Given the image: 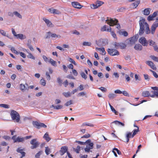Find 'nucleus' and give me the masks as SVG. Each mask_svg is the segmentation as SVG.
Instances as JSON below:
<instances>
[{
	"label": "nucleus",
	"instance_id": "2f4dec72",
	"mask_svg": "<svg viewBox=\"0 0 158 158\" xmlns=\"http://www.w3.org/2000/svg\"><path fill=\"white\" fill-rule=\"evenodd\" d=\"M119 33L120 35H123L124 36H127L128 35L127 32L125 31H120L119 32Z\"/></svg>",
	"mask_w": 158,
	"mask_h": 158
},
{
	"label": "nucleus",
	"instance_id": "ea45409f",
	"mask_svg": "<svg viewBox=\"0 0 158 158\" xmlns=\"http://www.w3.org/2000/svg\"><path fill=\"white\" fill-rule=\"evenodd\" d=\"M126 47V45L123 43H120V47L121 48L123 49Z\"/></svg>",
	"mask_w": 158,
	"mask_h": 158
},
{
	"label": "nucleus",
	"instance_id": "09e8293b",
	"mask_svg": "<svg viewBox=\"0 0 158 158\" xmlns=\"http://www.w3.org/2000/svg\"><path fill=\"white\" fill-rule=\"evenodd\" d=\"M14 14L16 16H17L19 18H22V16L20 15V14L17 11H15L14 12Z\"/></svg>",
	"mask_w": 158,
	"mask_h": 158
},
{
	"label": "nucleus",
	"instance_id": "aec40b11",
	"mask_svg": "<svg viewBox=\"0 0 158 158\" xmlns=\"http://www.w3.org/2000/svg\"><path fill=\"white\" fill-rule=\"evenodd\" d=\"M43 138L45 139L47 142L49 141L51 139V138L49 137L48 134L47 132L43 136Z\"/></svg>",
	"mask_w": 158,
	"mask_h": 158
},
{
	"label": "nucleus",
	"instance_id": "4c0bfd02",
	"mask_svg": "<svg viewBox=\"0 0 158 158\" xmlns=\"http://www.w3.org/2000/svg\"><path fill=\"white\" fill-rule=\"evenodd\" d=\"M112 44L114 46V48L116 49L120 47V43L114 42Z\"/></svg>",
	"mask_w": 158,
	"mask_h": 158
},
{
	"label": "nucleus",
	"instance_id": "bf43d9fd",
	"mask_svg": "<svg viewBox=\"0 0 158 158\" xmlns=\"http://www.w3.org/2000/svg\"><path fill=\"white\" fill-rule=\"evenodd\" d=\"M81 150V148L79 146H77V148L75 149V151L76 153H79L80 151Z\"/></svg>",
	"mask_w": 158,
	"mask_h": 158
},
{
	"label": "nucleus",
	"instance_id": "4468645a",
	"mask_svg": "<svg viewBox=\"0 0 158 158\" xmlns=\"http://www.w3.org/2000/svg\"><path fill=\"white\" fill-rule=\"evenodd\" d=\"M43 19L47 24V26L50 27H52L53 26V25L48 19L45 18H44Z\"/></svg>",
	"mask_w": 158,
	"mask_h": 158
},
{
	"label": "nucleus",
	"instance_id": "9d476101",
	"mask_svg": "<svg viewBox=\"0 0 158 158\" xmlns=\"http://www.w3.org/2000/svg\"><path fill=\"white\" fill-rule=\"evenodd\" d=\"M139 42L143 46H147L148 45V42L145 38L143 37L139 39Z\"/></svg>",
	"mask_w": 158,
	"mask_h": 158
},
{
	"label": "nucleus",
	"instance_id": "412c9836",
	"mask_svg": "<svg viewBox=\"0 0 158 158\" xmlns=\"http://www.w3.org/2000/svg\"><path fill=\"white\" fill-rule=\"evenodd\" d=\"M16 37L17 38H19L21 40L24 39L26 38V36L25 35L21 34H17Z\"/></svg>",
	"mask_w": 158,
	"mask_h": 158
},
{
	"label": "nucleus",
	"instance_id": "ddd939ff",
	"mask_svg": "<svg viewBox=\"0 0 158 158\" xmlns=\"http://www.w3.org/2000/svg\"><path fill=\"white\" fill-rule=\"evenodd\" d=\"M24 150V148L21 149V148H19L16 150V151L22 154V156L20 157V158H22L25 156L26 153L25 152L23 151Z\"/></svg>",
	"mask_w": 158,
	"mask_h": 158
},
{
	"label": "nucleus",
	"instance_id": "39448f33",
	"mask_svg": "<svg viewBox=\"0 0 158 158\" xmlns=\"http://www.w3.org/2000/svg\"><path fill=\"white\" fill-rule=\"evenodd\" d=\"M158 26V18L156 19V21L152 25L151 28V33L152 34H154L155 31Z\"/></svg>",
	"mask_w": 158,
	"mask_h": 158
},
{
	"label": "nucleus",
	"instance_id": "f3484780",
	"mask_svg": "<svg viewBox=\"0 0 158 158\" xmlns=\"http://www.w3.org/2000/svg\"><path fill=\"white\" fill-rule=\"evenodd\" d=\"M151 9L150 8H147L145 9L143 11V14L145 15H149Z\"/></svg>",
	"mask_w": 158,
	"mask_h": 158
},
{
	"label": "nucleus",
	"instance_id": "69168bd1",
	"mask_svg": "<svg viewBox=\"0 0 158 158\" xmlns=\"http://www.w3.org/2000/svg\"><path fill=\"white\" fill-rule=\"evenodd\" d=\"M124 96L129 97V95L127 92L126 91H124L122 92V93Z\"/></svg>",
	"mask_w": 158,
	"mask_h": 158
},
{
	"label": "nucleus",
	"instance_id": "052dcab7",
	"mask_svg": "<svg viewBox=\"0 0 158 158\" xmlns=\"http://www.w3.org/2000/svg\"><path fill=\"white\" fill-rule=\"evenodd\" d=\"M110 108L111 110L113 111V112H114L115 114H118V112L116 111L114 108L112 106H110Z\"/></svg>",
	"mask_w": 158,
	"mask_h": 158
},
{
	"label": "nucleus",
	"instance_id": "1a4fd4ad",
	"mask_svg": "<svg viewBox=\"0 0 158 158\" xmlns=\"http://www.w3.org/2000/svg\"><path fill=\"white\" fill-rule=\"evenodd\" d=\"M104 3L103 2L100 1H97L96 4H92L91 5V7L93 9H96L101 6Z\"/></svg>",
	"mask_w": 158,
	"mask_h": 158
},
{
	"label": "nucleus",
	"instance_id": "5701e85b",
	"mask_svg": "<svg viewBox=\"0 0 158 158\" xmlns=\"http://www.w3.org/2000/svg\"><path fill=\"white\" fill-rule=\"evenodd\" d=\"M149 43H150V45L153 46L154 48V49L156 51L157 50V47L156 46V45L155 44V43L152 40H150L149 41Z\"/></svg>",
	"mask_w": 158,
	"mask_h": 158
},
{
	"label": "nucleus",
	"instance_id": "6e6d98bb",
	"mask_svg": "<svg viewBox=\"0 0 158 158\" xmlns=\"http://www.w3.org/2000/svg\"><path fill=\"white\" fill-rule=\"evenodd\" d=\"M91 44L90 42H83V45L84 46H90Z\"/></svg>",
	"mask_w": 158,
	"mask_h": 158
},
{
	"label": "nucleus",
	"instance_id": "864d4df0",
	"mask_svg": "<svg viewBox=\"0 0 158 158\" xmlns=\"http://www.w3.org/2000/svg\"><path fill=\"white\" fill-rule=\"evenodd\" d=\"M81 77L84 78L85 80H86L87 78V76L84 72H81Z\"/></svg>",
	"mask_w": 158,
	"mask_h": 158
},
{
	"label": "nucleus",
	"instance_id": "c756f323",
	"mask_svg": "<svg viewBox=\"0 0 158 158\" xmlns=\"http://www.w3.org/2000/svg\"><path fill=\"white\" fill-rule=\"evenodd\" d=\"M49 62H50L51 64L54 66H56V61L52 59H50L49 61Z\"/></svg>",
	"mask_w": 158,
	"mask_h": 158
},
{
	"label": "nucleus",
	"instance_id": "f03ea898",
	"mask_svg": "<svg viewBox=\"0 0 158 158\" xmlns=\"http://www.w3.org/2000/svg\"><path fill=\"white\" fill-rule=\"evenodd\" d=\"M11 118L13 121L16 123H19L20 121V116L19 114L16 111L12 110L10 113Z\"/></svg>",
	"mask_w": 158,
	"mask_h": 158
},
{
	"label": "nucleus",
	"instance_id": "a18cd8bd",
	"mask_svg": "<svg viewBox=\"0 0 158 158\" xmlns=\"http://www.w3.org/2000/svg\"><path fill=\"white\" fill-rule=\"evenodd\" d=\"M143 76L144 77V79L146 80H147L148 81H149L150 80V78L148 74H144Z\"/></svg>",
	"mask_w": 158,
	"mask_h": 158
},
{
	"label": "nucleus",
	"instance_id": "a878e982",
	"mask_svg": "<svg viewBox=\"0 0 158 158\" xmlns=\"http://www.w3.org/2000/svg\"><path fill=\"white\" fill-rule=\"evenodd\" d=\"M89 126L90 127H94V125L93 124L87 123H83L81 126V127H84L85 126Z\"/></svg>",
	"mask_w": 158,
	"mask_h": 158
},
{
	"label": "nucleus",
	"instance_id": "4d7b16f0",
	"mask_svg": "<svg viewBox=\"0 0 158 158\" xmlns=\"http://www.w3.org/2000/svg\"><path fill=\"white\" fill-rule=\"evenodd\" d=\"M51 34H52V33L50 31L47 32V36L45 38V39L49 38L51 37Z\"/></svg>",
	"mask_w": 158,
	"mask_h": 158
},
{
	"label": "nucleus",
	"instance_id": "7c9ffc66",
	"mask_svg": "<svg viewBox=\"0 0 158 158\" xmlns=\"http://www.w3.org/2000/svg\"><path fill=\"white\" fill-rule=\"evenodd\" d=\"M116 96V94L113 93H110L108 95V98L110 99L114 98Z\"/></svg>",
	"mask_w": 158,
	"mask_h": 158
},
{
	"label": "nucleus",
	"instance_id": "c85d7f7f",
	"mask_svg": "<svg viewBox=\"0 0 158 158\" xmlns=\"http://www.w3.org/2000/svg\"><path fill=\"white\" fill-rule=\"evenodd\" d=\"M0 33L3 36H6L8 38L9 37L8 36V34H7L6 32L3 30H0Z\"/></svg>",
	"mask_w": 158,
	"mask_h": 158
},
{
	"label": "nucleus",
	"instance_id": "3c124183",
	"mask_svg": "<svg viewBox=\"0 0 158 158\" xmlns=\"http://www.w3.org/2000/svg\"><path fill=\"white\" fill-rule=\"evenodd\" d=\"M94 144L93 143H89L86 146L87 147H88L89 148H91V149H92L94 148Z\"/></svg>",
	"mask_w": 158,
	"mask_h": 158
},
{
	"label": "nucleus",
	"instance_id": "bb28decb",
	"mask_svg": "<svg viewBox=\"0 0 158 158\" xmlns=\"http://www.w3.org/2000/svg\"><path fill=\"white\" fill-rule=\"evenodd\" d=\"M132 136L131 133V132H127L126 135L127 142H128L129 141V138Z\"/></svg>",
	"mask_w": 158,
	"mask_h": 158
},
{
	"label": "nucleus",
	"instance_id": "a211bd4d",
	"mask_svg": "<svg viewBox=\"0 0 158 158\" xmlns=\"http://www.w3.org/2000/svg\"><path fill=\"white\" fill-rule=\"evenodd\" d=\"M26 85L27 86V87L25 85L23 84H20V89L22 91H25L26 90H28L29 87L28 85L27 84Z\"/></svg>",
	"mask_w": 158,
	"mask_h": 158
},
{
	"label": "nucleus",
	"instance_id": "b1692460",
	"mask_svg": "<svg viewBox=\"0 0 158 158\" xmlns=\"http://www.w3.org/2000/svg\"><path fill=\"white\" fill-rule=\"evenodd\" d=\"M96 50H97L98 51H101L102 52V53H101V54L102 55H105L106 54V52L104 48H96Z\"/></svg>",
	"mask_w": 158,
	"mask_h": 158
},
{
	"label": "nucleus",
	"instance_id": "de8ad7c7",
	"mask_svg": "<svg viewBox=\"0 0 158 158\" xmlns=\"http://www.w3.org/2000/svg\"><path fill=\"white\" fill-rule=\"evenodd\" d=\"M150 57L153 60H154L158 62V57L155 56H150Z\"/></svg>",
	"mask_w": 158,
	"mask_h": 158
},
{
	"label": "nucleus",
	"instance_id": "f704fd0d",
	"mask_svg": "<svg viewBox=\"0 0 158 158\" xmlns=\"http://www.w3.org/2000/svg\"><path fill=\"white\" fill-rule=\"evenodd\" d=\"M26 51L28 54V55L27 56V57L28 58L32 59L33 60L35 59V57L33 56L31 53L28 52V51L27 50H26Z\"/></svg>",
	"mask_w": 158,
	"mask_h": 158
},
{
	"label": "nucleus",
	"instance_id": "e433bc0d",
	"mask_svg": "<svg viewBox=\"0 0 158 158\" xmlns=\"http://www.w3.org/2000/svg\"><path fill=\"white\" fill-rule=\"evenodd\" d=\"M63 94L64 95L65 97L67 98L71 96V93L69 92H64L63 93Z\"/></svg>",
	"mask_w": 158,
	"mask_h": 158
},
{
	"label": "nucleus",
	"instance_id": "6e6552de",
	"mask_svg": "<svg viewBox=\"0 0 158 158\" xmlns=\"http://www.w3.org/2000/svg\"><path fill=\"white\" fill-rule=\"evenodd\" d=\"M137 38L136 36H133L127 40V41L128 42V43L130 45V46H131L135 44V42L137 41Z\"/></svg>",
	"mask_w": 158,
	"mask_h": 158
},
{
	"label": "nucleus",
	"instance_id": "7ed1b4c3",
	"mask_svg": "<svg viewBox=\"0 0 158 158\" xmlns=\"http://www.w3.org/2000/svg\"><path fill=\"white\" fill-rule=\"evenodd\" d=\"M106 21L109 22L108 23H107L110 26H113L116 25V28L118 29H119L120 28V26L119 24L117 23L118 20L117 19H115L114 20L110 18L107 17Z\"/></svg>",
	"mask_w": 158,
	"mask_h": 158
},
{
	"label": "nucleus",
	"instance_id": "c9c22d12",
	"mask_svg": "<svg viewBox=\"0 0 158 158\" xmlns=\"http://www.w3.org/2000/svg\"><path fill=\"white\" fill-rule=\"evenodd\" d=\"M45 152L47 155H48L51 152L50 149L48 147H46Z\"/></svg>",
	"mask_w": 158,
	"mask_h": 158
},
{
	"label": "nucleus",
	"instance_id": "49530a36",
	"mask_svg": "<svg viewBox=\"0 0 158 158\" xmlns=\"http://www.w3.org/2000/svg\"><path fill=\"white\" fill-rule=\"evenodd\" d=\"M86 94V93L85 92H80L77 95V96L78 97H80V96H84Z\"/></svg>",
	"mask_w": 158,
	"mask_h": 158
},
{
	"label": "nucleus",
	"instance_id": "cd10ccee",
	"mask_svg": "<svg viewBox=\"0 0 158 158\" xmlns=\"http://www.w3.org/2000/svg\"><path fill=\"white\" fill-rule=\"evenodd\" d=\"M24 141V138H20L19 137H18L16 138V140L15 142H23Z\"/></svg>",
	"mask_w": 158,
	"mask_h": 158
},
{
	"label": "nucleus",
	"instance_id": "5fc2aeb1",
	"mask_svg": "<svg viewBox=\"0 0 158 158\" xmlns=\"http://www.w3.org/2000/svg\"><path fill=\"white\" fill-rule=\"evenodd\" d=\"M57 81L60 86L61 85L62 80L60 77L57 78Z\"/></svg>",
	"mask_w": 158,
	"mask_h": 158
},
{
	"label": "nucleus",
	"instance_id": "20e7f679",
	"mask_svg": "<svg viewBox=\"0 0 158 158\" xmlns=\"http://www.w3.org/2000/svg\"><path fill=\"white\" fill-rule=\"evenodd\" d=\"M107 51L108 53L112 56H118L119 54V52L116 49L108 48Z\"/></svg>",
	"mask_w": 158,
	"mask_h": 158
},
{
	"label": "nucleus",
	"instance_id": "2eb2a0df",
	"mask_svg": "<svg viewBox=\"0 0 158 158\" xmlns=\"http://www.w3.org/2000/svg\"><path fill=\"white\" fill-rule=\"evenodd\" d=\"M72 4L73 6L75 8L80 9L81 7V6L77 2H73L72 3Z\"/></svg>",
	"mask_w": 158,
	"mask_h": 158
},
{
	"label": "nucleus",
	"instance_id": "c03bdc74",
	"mask_svg": "<svg viewBox=\"0 0 158 158\" xmlns=\"http://www.w3.org/2000/svg\"><path fill=\"white\" fill-rule=\"evenodd\" d=\"M0 107H3L5 108H9V106L7 104H0Z\"/></svg>",
	"mask_w": 158,
	"mask_h": 158
},
{
	"label": "nucleus",
	"instance_id": "393cba45",
	"mask_svg": "<svg viewBox=\"0 0 158 158\" xmlns=\"http://www.w3.org/2000/svg\"><path fill=\"white\" fill-rule=\"evenodd\" d=\"M134 48L135 50L140 51L142 49L143 47L141 44H138L135 46Z\"/></svg>",
	"mask_w": 158,
	"mask_h": 158
},
{
	"label": "nucleus",
	"instance_id": "9b49d317",
	"mask_svg": "<svg viewBox=\"0 0 158 158\" xmlns=\"http://www.w3.org/2000/svg\"><path fill=\"white\" fill-rule=\"evenodd\" d=\"M68 148L67 146L62 147L59 151V152L61 156H63L65 153L68 152Z\"/></svg>",
	"mask_w": 158,
	"mask_h": 158
},
{
	"label": "nucleus",
	"instance_id": "f8f14e48",
	"mask_svg": "<svg viewBox=\"0 0 158 158\" xmlns=\"http://www.w3.org/2000/svg\"><path fill=\"white\" fill-rule=\"evenodd\" d=\"M157 13L156 12H154L152 14L150 15L148 17L147 20L149 21L154 20V18L156 16Z\"/></svg>",
	"mask_w": 158,
	"mask_h": 158
},
{
	"label": "nucleus",
	"instance_id": "473e14b6",
	"mask_svg": "<svg viewBox=\"0 0 158 158\" xmlns=\"http://www.w3.org/2000/svg\"><path fill=\"white\" fill-rule=\"evenodd\" d=\"M115 123L116 125H122L123 126L124 125V123L118 121H115L112 123Z\"/></svg>",
	"mask_w": 158,
	"mask_h": 158
},
{
	"label": "nucleus",
	"instance_id": "79ce46f5",
	"mask_svg": "<svg viewBox=\"0 0 158 158\" xmlns=\"http://www.w3.org/2000/svg\"><path fill=\"white\" fill-rule=\"evenodd\" d=\"M51 37L52 38H60V36L59 35H57L55 33H52Z\"/></svg>",
	"mask_w": 158,
	"mask_h": 158
},
{
	"label": "nucleus",
	"instance_id": "0e129e2a",
	"mask_svg": "<svg viewBox=\"0 0 158 158\" xmlns=\"http://www.w3.org/2000/svg\"><path fill=\"white\" fill-rule=\"evenodd\" d=\"M72 72L74 76H76L78 75L77 72L76 70L74 69H73Z\"/></svg>",
	"mask_w": 158,
	"mask_h": 158
},
{
	"label": "nucleus",
	"instance_id": "f257e3e1",
	"mask_svg": "<svg viewBox=\"0 0 158 158\" xmlns=\"http://www.w3.org/2000/svg\"><path fill=\"white\" fill-rule=\"evenodd\" d=\"M140 27V29L139 31V34L141 35L144 33L145 28L149 25L146 22L145 19H144L141 18L139 21Z\"/></svg>",
	"mask_w": 158,
	"mask_h": 158
},
{
	"label": "nucleus",
	"instance_id": "4be33fe9",
	"mask_svg": "<svg viewBox=\"0 0 158 158\" xmlns=\"http://www.w3.org/2000/svg\"><path fill=\"white\" fill-rule=\"evenodd\" d=\"M150 95V94L148 91H144L142 93V96L144 97H148Z\"/></svg>",
	"mask_w": 158,
	"mask_h": 158
},
{
	"label": "nucleus",
	"instance_id": "0eeeda50",
	"mask_svg": "<svg viewBox=\"0 0 158 158\" xmlns=\"http://www.w3.org/2000/svg\"><path fill=\"white\" fill-rule=\"evenodd\" d=\"M32 124L35 127H40L44 128L47 127V125H45L44 124L38 122L37 121H33Z\"/></svg>",
	"mask_w": 158,
	"mask_h": 158
},
{
	"label": "nucleus",
	"instance_id": "dca6fc26",
	"mask_svg": "<svg viewBox=\"0 0 158 158\" xmlns=\"http://www.w3.org/2000/svg\"><path fill=\"white\" fill-rule=\"evenodd\" d=\"M146 64L149 66L153 70H156V67L152 61H146Z\"/></svg>",
	"mask_w": 158,
	"mask_h": 158
},
{
	"label": "nucleus",
	"instance_id": "8fccbe9b",
	"mask_svg": "<svg viewBox=\"0 0 158 158\" xmlns=\"http://www.w3.org/2000/svg\"><path fill=\"white\" fill-rule=\"evenodd\" d=\"M46 78L47 80L49 81L51 79V77L48 72H46Z\"/></svg>",
	"mask_w": 158,
	"mask_h": 158
},
{
	"label": "nucleus",
	"instance_id": "58836bf2",
	"mask_svg": "<svg viewBox=\"0 0 158 158\" xmlns=\"http://www.w3.org/2000/svg\"><path fill=\"white\" fill-rule=\"evenodd\" d=\"M40 84L43 85L44 86H45L46 85V81L45 80H44L43 78H42L41 79L40 81Z\"/></svg>",
	"mask_w": 158,
	"mask_h": 158
},
{
	"label": "nucleus",
	"instance_id": "13d9d810",
	"mask_svg": "<svg viewBox=\"0 0 158 158\" xmlns=\"http://www.w3.org/2000/svg\"><path fill=\"white\" fill-rule=\"evenodd\" d=\"M150 71L153 73V76L155 78H157L158 77V75L155 72L151 69L150 70Z\"/></svg>",
	"mask_w": 158,
	"mask_h": 158
},
{
	"label": "nucleus",
	"instance_id": "680f3d73",
	"mask_svg": "<svg viewBox=\"0 0 158 158\" xmlns=\"http://www.w3.org/2000/svg\"><path fill=\"white\" fill-rule=\"evenodd\" d=\"M63 106L61 105H58L56 106H55V109L56 110H59V109H60L62 108Z\"/></svg>",
	"mask_w": 158,
	"mask_h": 158
},
{
	"label": "nucleus",
	"instance_id": "e2e57ef3",
	"mask_svg": "<svg viewBox=\"0 0 158 158\" xmlns=\"http://www.w3.org/2000/svg\"><path fill=\"white\" fill-rule=\"evenodd\" d=\"M111 35L114 38L117 39V36L116 34L115 33L114 31H111Z\"/></svg>",
	"mask_w": 158,
	"mask_h": 158
},
{
	"label": "nucleus",
	"instance_id": "6ab92c4d",
	"mask_svg": "<svg viewBox=\"0 0 158 158\" xmlns=\"http://www.w3.org/2000/svg\"><path fill=\"white\" fill-rule=\"evenodd\" d=\"M140 1L138 0L132 3L131 6L133 8H135L140 3Z\"/></svg>",
	"mask_w": 158,
	"mask_h": 158
},
{
	"label": "nucleus",
	"instance_id": "338daca9",
	"mask_svg": "<svg viewBox=\"0 0 158 158\" xmlns=\"http://www.w3.org/2000/svg\"><path fill=\"white\" fill-rule=\"evenodd\" d=\"M135 79L136 81L138 80L139 81H140L141 80V78L140 77H139L138 75H137V74H135Z\"/></svg>",
	"mask_w": 158,
	"mask_h": 158
},
{
	"label": "nucleus",
	"instance_id": "774afa93",
	"mask_svg": "<svg viewBox=\"0 0 158 158\" xmlns=\"http://www.w3.org/2000/svg\"><path fill=\"white\" fill-rule=\"evenodd\" d=\"M55 10V9L52 8H51L49 9L48 10V11L50 12L51 13L53 14L54 13V11Z\"/></svg>",
	"mask_w": 158,
	"mask_h": 158
},
{
	"label": "nucleus",
	"instance_id": "423d86ee",
	"mask_svg": "<svg viewBox=\"0 0 158 158\" xmlns=\"http://www.w3.org/2000/svg\"><path fill=\"white\" fill-rule=\"evenodd\" d=\"M30 143L32 145L31 148L32 149H33L37 148L40 144L37 141L36 139H33L30 141Z\"/></svg>",
	"mask_w": 158,
	"mask_h": 158
},
{
	"label": "nucleus",
	"instance_id": "a19ab883",
	"mask_svg": "<svg viewBox=\"0 0 158 158\" xmlns=\"http://www.w3.org/2000/svg\"><path fill=\"white\" fill-rule=\"evenodd\" d=\"M139 129H136L134 130L133 131V132L132 135V138L138 132H139Z\"/></svg>",
	"mask_w": 158,
	"mask_h": 158
},
{
	"label": "nucleus",
	"instance_id": "603ef678",
	"mask_svg": "<svg viewBox=\"0 0 158 158\" xmlns=\"http://www.w3.org/2000/svg\"><path fill=\"white\" fill-rule=\"evenodd\" d=\"M73 104L72 101L70 100L69 101L67 102L65 104V105L66 106H69Z\"/></svg>",
	"mask_w": 158,
	"mask_h": 158
},
{
	"label": "nucleus",
	"instance_id": "37998d69",
	"mask_svg": "<svg viewBox=\"0 0 158 158\" xmlns=\"http://www.w3.org/2000/svg\"><path fill=\"white\" fill-rule=\"evenodd\" d=\"M43 151H39L35 155V157L36 158H39L40 155L42 153Z\"/></svg>",
	"mask_w": 158,
	"mask_h": 158
},
{
	"label": "nucleus",
	"instance_id": "72a5a7b5",
	"mask_svg": "<svg viewBox=\"0 0 158 158\" xmlns=\"http://www.w3.org/2000/svg\"><path fill=\"white\" fill-rule=\"evenodd\" d=\"M145 32L147 34L151 33V31L149 28V25L145 27Z\"/></svg>",
	"mask_w": 158,
	"mask_h": 158
}]
</instances>
